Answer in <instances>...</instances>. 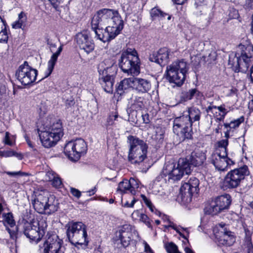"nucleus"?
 Wrapping results in <instances>:
<instances>
[{"label": "nucleus", "mask_w": 253, "mask_h": 253, "mask_svg": "<svg viewBox=\"0 0 253 253\" xmlns=\"http://www.w3.org/2000/svg\"><path fill=\"white\" fill-rule=\"evenodd\" d=\"M3 220L2 222L4 225L6 227V230L9 234L10 237L12 239H15L16 238V233L14 230H11L8 227L6 224L9 225L11 227H13L15 225V222L13 219V216L11 212L6 213H3L2 214Z\"/></svg>", "instance_id": "obj_27"}, {"label": "nucleus", "mask_w": 253, "mask_h": 253, "mask_svg": "<svg viewBox=\"0 0 253 253\" xmlns=\"http://www.w3.org/2000/svg\"><path fill=\"white\" fill-rule=\"evenodd\" d=\"M228 145L227 139H223L218 143V147L213 151L210 160L215 168L220 171L226 170L228 167L233 164V162L227 157V146Z\"/></svg>", "instance_id": "obj_11"}, {"label": "nucleus", "mask_w": 253, "mask_h": 253, "mask_svg": "<svg viewBox=\"0 0 253 253\" xmlns=\"http://www.w3.org/2000/svg\"><path fill=\"white\" fill-rule=\"evenodd\" d=\"M165 248L168 253H181L178 251L177 246L172 242L166 244Z\"/></svg>", "instance_id": "obj_42"}, {"label": "nucleus", "mask_w": 253, "mask_h": 253, "mask_svg": "<svg viewBox=\"0 0 253 253\" xmlns=\"http://www.w3.org/2000/svg\"><path fill=\"white\" fill-rule=\"evenodd\" d=\"M151 82L146 79L130 77L125 78L119 84L117 88V92L122 95L131 88L135 90L139 93H145L148 92L151 89Z\"/></svg>", "instance_id": "obj_7"}, {"label": "nucleus", "mask_w": 253, "mask_h": 253, "mask_svg": "<svg viewBox=\"0 0 253 253\" xmlns=\"http://www.w3.org/2000/svg\"><path fill=\"white\" fill-rule=\"evenodd\" d=\"M184 251L185 253H195L193 250L188 247H185Z\"/></svg>", "instance_id": "obj_61"}, {"label": "nucleus", "mask_w": 253, "mask_h": 253, "mask_svg": "<svg viewBox=\"0 0 253 253\" xmlns=\"http://www.w3.org/2000/svg\"><path fill=\"white\" fill-rule=\"evenodd\" d=\"M37 74L38 71L32 68L27 61H25L18 67L15 75L22 84L26 85L36 81Z\"/></svg>", "instance_id": "obj_18"}, {"label": "nucleus", "mask_w": 253, "mask_h": 253, "mask_svg": "<svg viewBox=\"0 0 253 253\" xmlns=\"http://www.w3.org/2000/svg\"><path fill=\"white\" fill-rule=\"evenodd\" d=\"M139 221L144 223L148 228H152L151 219L145 213H142Z\"/></svg>", "instance_id": "obj_44"}, {"label": "nucleus", "mask_w": 253, "mask_h": 253, "mask_svg": "<svg viewBox=\"0 0 253 253\" xmlns=\"http://www.w3.org/2000/svg\"><path fill=\"white\" fill-rule=\"evenodd\" d=\"M188 92L189 93V98H190V99H192L194 97H198L202 95V93L196 88L189 89Z\"/></svg>", "instance_id": "obj_45"}, {"label": "nucleus", "mask_w": 253, "mask_h": 253, "mask_svg": "<svg viewBox=\"0 0 253 253\" xmlns=\"http://www.w3.org/2000/svg\"><path fill=\"white\" fill-rule=\"evenodd\" d=\"M27 21V16L25 13L21 11L18 16V20L12 23V28L15 29H23Z\"/></svg>", "instance_id": "obj_32"}, {"label": "nucleus", "mask_w": 253, "mask_h": 253, "mask_svg": "<svg viewBox=\"0 0 253 253\" xmlns=\"http://www.w3.org/2000/svg\"><path fill=\"white\" fill-rule=\"evenodd\" d=\"M215 237L219 244L225 246H231L235 242L234 233L224 228V224L220 223L218 227L213 230Z\"/></svg>", "instance_id": "obj_20"}, {"label": "nucleus", "mask_w": 253, "mask_h": 253, "mask_svg": "<svg viewBox=\"0 0 253 253\" xmlns=\"http://www.w3.org/2000/svg\"><path fill=\"white\" fill-rule=\"evenodd\" d=\"M150 14L153 20L156 19L157 18L162 19L165 17V16H168V20H169L171 18L170 15H168L167 14L163 12L159 9L154 7L152 8L150 11Z\"/></svg>", "instance_id": "obj_36"}, {"label": "nucleus", "mask_w": 253, "mask_h": 253, "mask_svg": "<svg viewBox=\"0 0 253 253\" xmlns=\"http://www.w3.org/2000/svg\"><path fill=\"white\" fill-rule=\"evenodd\" d=\"M6 173L11 176H24L27 175V174L25 172H21V171H7Z\"/></svg>", "instance_id": "obj_52"}, {"label": "nucleus", "mask_w": 253, "mask_h": 253, "mask_svg": "<svg viewBox=\"0 0 253 253\" xmlns=\"http://www.w3.org/2000/svg\"><path fill=\"white\" fill-rule=\"evenodd\" d=\"M180 97L181 100L184 101L191 100L190 98H189V93L188 91H184L182 92Z\"/></svg>", "instance_id": "obj_54"}, {"label": "nucleus", "mask_w": 253, "mask_h": 253, "mask_svg": "<svg viewBox=\"0 0 253 253\" xmlns=\"http://www.w3.org/2000/svg\"><path fill=\"white\" fill-rule=\"evenodd\" d=\"M249 108L251 110H253V99L249 103Z\"/></svg>", "instance_id": "obj_62"}, {"label": "nucleus", "mask_w": 253, "mask_h": 253, "mask_svg": "<svg viewBox=\"0 0 253 253\" xmlns=\"http://www.w3.org/2000/svg\"><path fill=\"white\" fill-rule=\"evenodd\" d=\"M47 223L44 220L27 223L24 225V233L31 241L37 243L45 233Z\"/></svg>", "instance_id": "obj_13"}, {"label": "nucleus", "mask_w": 253, "mask_h": 253, "mask_svg": "<svg viewBox=\"0 0 253 253\" xmlns=\"http://www.w3.org/2000/svg\"><path fill=\"white\" fill-rule=\"evenodd\" d=\"M231 215H232V217L234 218V220H237V221L238 220L239 217L237 214H236L235 213H233V214H232Z\"/></svg>", "instance_id": "obj_63"}, {"label": "nucleus", "mask_w": 253, "mask_h": 253, "mask_svg": "<svg viewBox=\"0 0 253 253\" xmlns=\"http://www.w3.org/2000/svg\"><path fill=\"white\" fill-rule=\"evenodd\" d=\"M63 134L62 123L60 120L46 126L43 130H39V135L42 145L46 148L54 146Z\"/></svg>", "instance_id": "obj_5"}, {"label": "nucleus", "mask_w": 253, "mask_h": 253, "mask_svg": "<svg viewBox=\"0 0 253 253\" xmlns=\"http://www.w3.org/2000/svg\"><path fill=\"white\" fill-rule=\"evenodd\" d=\"M52 186L55 188H59L62 187V183L61 178L57 174L56 176L51 181Z\"/></svg>", "instance_id": "obj_46"}, {"label": "nucleus", "mask_w": 253, "mask_h": 253, "mask_svg": "<svg viewBox=\"0 0 253 253\" xmlns=\"http://www.w3.org/2000/svg\"><path fill=\"white\" fill-rule=\"evenodd\" d=\"M174 2L177 4H182L186 0H173Z\"/></svg>", "instance_id": "obj_60"}, {"label": "nucleus", "mask_w": 253, "mask_h": 253, "mask_svg": "<svg viewBox=\"0 0 253 253\" xmlns=\"http://www.w3.org/2000/svg\"><path fill=\"white\" fill-rule=\"evenodd\" d=\"M184 116L189 118V121L192 123V120L193 121H198L200 120L201 112L199 109L195 108H190Z\"/></svg>", "instance_id": "obj_33"}, {"label": "nucleus", "mask_w": 253, "mask_h": 253, "mask_svg": "<svg viewBox=\"0 0 253 253\" xmlns=\"http://www.w3.org/2000/svg\"><path fill=\"white\" fill-rule=\"evenodd\" d=\"M143 244L144 246V250L145 252L148 253H151L153 252L151 248L145 241H143Z\"/></svg>", "instance_id": "obj_56"}, {"label": "nucleus", "mask_w": 253, "mask_h": 253, "mask_svg": "<svg viewBox=\"0 0 253 253\" xmlns=\"http://www.w3.org/2000/svg\"><path fill=\"white\" fill-rule=\"evenodd\" d=\"M57 174L53 171H48L46 173L45 179L46 180L51 181Z\"/></svg>", "instance_id": "obj_50"}, {"label": "nucleus", "mask_w": 253, "mask_h": 253, "mask_svg": "<svg viewBox=\"0 0 253 253\" xmlns=\"http://www.w3.org/2000/svg\"><path fill=\"white\" fill-rule=\"evenodd\" d=\"M188 70V64L184 60L175 61L167 67V79L170 83L180 86L185 81Z\"/></svg>", "instance_id": "obj_9"}, {"label": "nucleus", "mask_w": 253, "mask_h": 253, "mask_svg": "<svg viewBox=\"0 0 253 253\" xmlns=\"http://www.w3.org/2000/svg\"><path fill=\"white\" fill-rule=\"evenodd\" d=\"M155 132L156 134L154 139H155L158 143H161L163 141L164 137V130L160 127H157L155 129Z\"/></svg>", "instance_id": "obj_40"}, {"label": "nucleus", "mask_w": 253, "mask_h": 253, "mask_svg": "<svg viewBox=\"0 0 253 253\" xmlns=\"http://www.w3.org/2000/svg\"><path fill=\"white\" fill-rule=\"evenodd\" d=\"M141 197L146 206L149 209L150 211L155 214L160 216L161 213L158 211L152 203L151 200L143 194L141 195Z\"/></svg>", "instance_id": "obj_35"}, {"label": "nucleus", "mask_w": 253, "mask_h": 253, "mask_svg": "<svg viewBox=\"0 0 253 253\" xmlns=\"http://www.w3.org/2000/svg\"><path fill=\"white\" fill-rule=\"evenodd\" d=\"M62 45H61L58 47L57 51L52 55L50 60L48 61L47 63V69L46 72H45L46 77L49 76L51 74L54 69L55 63H56V61L57 60L58 57L62 51Z\"/></svg>", "instance_id": "obj_30"}, {"label": "nucleus", "mask_w": 253, "mask_h": 253, "mask_svg": "<svg viewBox=\"0 0 253 253\" xmlns=\"http://www.w3.org/2000/svg\"><path fill=\"white\" fill-rule=\"evenodd\" d=\"M238 91V89L233 86L225 87L223 90L224 95L227 97H233L234 96H237Z\"/></svg>", "instance_id": "obj_41"}, {"label": "nucleus", "mask_w": 253, "mask_h": 253, "mask_svg": "<svg viewBox=\"0 0 253 253\" xmlns=\"http://www.w3.org/2000/svg\"><path fill=\"white\" fill-rule=\"evenodd\" d=\"M64 0H49L52 6L56 8L58 5L62 2Z\"/></svg>", "instance_id": "obj_55"}, {"label": "nucleus", "mask_w": 253, "mask_h": 253, "mask_svg": "<svg viewBox=\"0 0 253 253\" xmlns=\"http://www.w3.org/2000/svg\"><path fill=\"white\" fill-rule=\"evenodd\" d=\"M142 214L139 210H135L132 213L131 218L133 220L139 221Z\"/></svg>", "instance_id": "obj_49"}, {"label": "nucleus", "mask_w": 253, "mask_h": 253, "mask_svg": "<svg viewBox=\"0 0 253 253\" xmlns=\"http://www.w3.org/2000/svg\"><path fill=\"white\" fill-rule=\"evenodd\" d=\"M158 188V186L157 185V184L155 185L153 187H152V192L153 194H158L160 190L159 189H157Z\"/></svg>", "instance_id": "obj_57"}, {"label": "nucleus", "mask_w": 253, "mask_h": 253, "mask_svg": "<svg viewBox=\"0 0 253 253\" xmlns=\"http://www.w3.org/2000/svg\"><path fill=\"white\" fill-rule=\"evenodd\" d=\"M206 111L209 113L212 114L219 121L223 120L227 113L224 106L222 105L216 107L211 104L207 108Z\"/></svg>", "instance_id": "obj_28"}, {"label": "nucleus", "mask_w": 253, "mask_h": 253, "mask_svg": "<svg viewBox=\"0 0 253 253\" xmlns=\"http://www.w3.org/2000/svg\"><path fill=\"white\" fill-rule=\"evenodd\" d=\"M244 121V118L241 117L236 120L231 121L229 124H225L224 126L226 128L229 127L230 129L236 128L239 127L240 125Z\"/></svg>", "instance_id": "obj_39"}, {"label": "nucleus", "mask_w": 253, "mask_h": 253, "mask_svg": "<svg viewBox=\"0 0 253 253\" xmlns=\"http://www.w3.org/2000/svg\"><path fill=\"white\" fill-rule=\"evenodd\" d=\"M199 180L195 177H191L187 182L183 183L180 189L178 198L184 205L190 203L192 201L193 194L199 191Z\"/></svg>", "instance_id": "obj_17"}, {"label": "nucleus", "mask_w": 253, "mask_h": 253, "mask_svg": "<svg viewBox=\"0 0 253 253\" xmlns=\"http://www.w3.org/2000/svg\"><path fill=\"white\" fill-rule=\"evenodd\" d=\"M191 172V167L185 159H180L177 163L173 160L165 164L162 175L169 181L173 182L178 181L184 173L188 174Z\"/></svg>", "instance_id": "obj_3"}, {"label": "nucleus", "mask_w": 253, "mask_h": 253, "mask_svg": "<svg viewBox=\"0 0 253 253\" xmlns=\"http://www.w3.org/2000/svg\"><path fill=\"white\" fill-rule=\"evenodd\" d=\"M144 98L140 96H136L135 98L134 102L132 104L133 108L136 110H140L144 107Z\"/></svg>", "instance_id": "obj_38"}, {"label": "nucleus", "mask_w": 253, "mask_h": 253, "mask_svg": "<svg viewBox=\"0 0 253 253\" xmlns=\"http://www.w3.org/2000/svg\"><path fill=\"white\" fill-rule=\"evenodd\" d=\"M249 174V171L246 166L232 170L224 177L221 187L224 190L236 188L239 185L245 176Z\"/></svg>", "instance_id": "obj_12"}, {"label": "nucleus", "mask_w": 253, "mask_h": 253, "mask_svg": "<svg viewBox=\"0 0 253 253\" xmlns=\"http://www.w3.org/2000/svg\"><path fill=\"white\" fill-rule=\"evenodd\" d=\"M250 76L252 81L253 82V65L252 66L250 70Z\"/></svg>", "instance_id": "obj_64"}, {"label": "nucleus", "mask_w": 253, "mask_h": 253, "mask_svg": "<svg viewBox=\"0 0 253 253\" xmlns=\"http://www.w3.org/2000/svg\"><path fill=\"white\" fill-rule=\"evenodd\" d=\"M170 50L167 47L160 48L158 51L150 55L149 60L156 62L161 66L166 65L169 61L171 56Z\"/></svg>", "instance_id": "obj_23"}, {"label": "nucleus", "mask_w": 253, "mask_h": 253, "mask_svg": "<svg viewBox=\"0 0 253 253\" xmlns=\"http://www.w3.org/2000/svg\"><path fill=\"white\" fill-rule=\"evenodd\" d=\"M205 210L207 213L212 215H216L222 211L214 200L212 201L210 206L206 208Z\"/></svg>", "instance_id": "obj_34"}, {"label": "nucleus", "mask_w": 253, "mask_h": 253, "mask_svg": "<svg viewBox=\"0 0 253 253\" xmlns=\"http://www.w3.org/2000/svg\"><path fill=\"white\" fill-rule=\"evenodd\" d=\"M165 229H168L169 228H171L174 229L178 233L180 236L185 239H187V236H188L189 232L186 228H184L180 226H178L175 224L173 222L171 221L169 219H168V222H166V224L164 225Z\"/></svg>", "instance_id": "obj_29"}, {"label": "nucleus", "mask_w": 253, "mask_h": 253, "mask_svg": "<svg viewBox=\"0 0 253 253\" xmlns=\"http://www.w3.org/2000/svg\"><path fill=\"white\" fill-rule=\"evenodd\" d=\"M70 192L74 196L77 198H79L81 196V192L75 188H70Z\"/></svg>", "instance_id": "obj_53"}, {"label": "nucleus", "mask_w": 253, "mask_h": 253, "mask_svg": "<svg viewBox=\"0 0 253 253\" xmlns=\"http://www.w3.org/2000/svg\"><path fill=\"white\" fill-rule=\"evenodd\" d=\"M228 63L235 72H246L248 69L246 63L241 60L237 52L232 53L229 55Z\"/></svg>", "instance_id": "obj_25"}, {"label": "nucleus", "mask_w": 253, "mask_h": 253, "mask_svg": "<svg viewBox=\"0 0 253 253\" xmlns=\"http://www.w3.org/2000/svg\"><path fill=\"white\" fill-rule=\"evenodd\" d=\"M91 25L95 37L106 42L120 33L124 28V22L117 10L103 8L93 17Z\"/></svg>", "instance_id": "obj_1"}, {"label": "nucleus", "mask_w": 253, "mask_h": 253, "mask_svg": "<svg viewBox=\"0 0 253 253\" xmlns=\"http://www.w3.org/2000/svg\"><path fill=\"white\" fill-rule=\"evenodd\" d=\"M96 191V188L95 187H94L93 189H91V190L86 191V193L88 194V195L91 196L94 195Z\"/></svg>", "instance_id": "obj_58"}, {"label": "nucleus", "mask_w": 253, "mask_h": 253, "mask_svg": "<svg viewBox=\"0 0 253 253\" xmlns=\"http://www.w3.org/2000/svg\"><path fill=\"white\" fill-rule=\"evenodd\" d=\"M140 61L137 52L134 48H128L121 54L119 65L122 71L133 77L140 73Z\"/></svg>", "instance_id": "obj_4"}, {"label": "nucleus", "mask_w": 253, "mask_h": 253, "mask_svg": "<svg viewBox=\"0 0 253 253\" xmlns=\"http://www.w3.org/2000/svg\"><path fill=\"white\" fill-rule=\"evenodd\" d=\"M32 205L36 211L41 214H50L58 210V203L54 197L49 196L46 190H37L32 196Z\"/></svg>", "instance_id": "obj_2"}, {"label": "nucleus", "mask_w": 253, "mask_h": 253, "mask_svg": "<svg viewBox=\"0 0 253 253\" xmlns=\"http://www.w3.org/2000/svg\"><path fill=\"white\" fill-rule=\"evenodd\" d=\"M25 140L28 145V146L32 148H34V145L33 144H32V142L30 140V139H29V138L27 137V136H25Z\"/></svg>", "instance_id": "obj_59"}, {"label": "nucleus", "mask_w": 253, "mask_h": 253, "mask_svg": "<svg viewBox=\"0 0 253 253\" xmlns=\"http://www.w3.org/2000/svg\"><path fill=\"white\" fill-rule=\"evenodd\" d=\"M87 151V145L82 138L67 142L64 149L65 154L72 161H76Z\"/></svg>", "instance_id": "obj_15"}, {"label": "nucleus", "mask_w": 253, "mask_h": 253, "mask_svg": "<svg viewBox=\"0 0 253 253\" xmlns=\"http://www.w3.org/2000/svg\"><path fill=\"white\" fill-rule=\"evenodd\" d=\"M136 200L134 198H133V199L131 200V201L130 203L128 201H126L125 202H124L122 200V206L125 208H133L134 207V205L136 203Z\"/></svg>", "instance_id": "obj_48"}, {"label": "nucleus", "mask_w": 253, "mask_h": 253, "mask_svg": "<svg viewBox=\"0 0 253 253\" xmlns=\"http://www.w3.org/2000/svg\"><path fill=\"white\" fill-rule=\"evenodd\" d=\"M173 132L179 137L181 141L190 139L192 137V122L189 118L183 115L175 118L173 121Z\"/></svg>", "instance_id": "obj_14"}, {"label": "nucleus", "mask_w": 253, "mask_h": 253, "mask_svg": "<svg viewBox=\"0 0 253 253\" xmlns=\"http://www.w3.org/2000/svg\"><path fill=\"white\" fill-rule=\"evenodd\" d=\"M17 154L12 150L3 151V157H11L12 156H17Z\"/></svg>", "instance_id": "obj_51"}, {"label": "nucleus", "mask_w": 253, "mask_h": 253, "mask_svg": "<svg viewBox=\"0 0 253 253\" xmlns=\"http://www.w3.org/2000/svg\"><path fill=\"white\" fill-rule=\"evenodd\" d=\"M139 182L133 178H130L129 180L124 179L119 183L117 192L123 194L129 192L134 195L139 187Z\"/></svg>", "instance_id": "obj_24"}, {"label": "nucleus", "mask_w": 253, "mask_h": 253, "mask_svg": "<svg viewBox=\"0 0 253 253\" xmlns=\"http://www.w3.org/2000/svg\"><path fill=\"white\" fill-rule=\"evenodd\" d=\"M244 253H253V246L250 240L246 242Z\"/></svg>", "instance_id": "obj_47"}, {"label": "nucleus", "mask_w": 253, "mask_h": 253, "mask_svg": "<svg viewBox=\"0 0 253 253\" xmlns=\"http://www.w3.org/2000/svg\"><path fill=\"white\" fill-rule=\"evenodd\" d=\"M237 52L249 68L251 62L253 61V45L249 42L245 44L240 43L238 46Z\"/></svg>", "instance_id": "obj_22"}, {"label": "nucleus", "mask_w": 253, "mask_h": 253, "mask_svg": "<svg viewBox=\"0 0 253 253\" xmlns=\"http://www.w3.org/2000/svg\"><path fill=\"white\" fill-rule=\"evenodd\" d=\"M76 41L81 49L84 50L87 53L92 51L94 48V43L91 37L86 31L77 34Z\"/></svg>", "instance_id": "obj_21"}, {"label": "nucleus", "mask_w": 253, "mask_h": 253, "mask_svg": "<svg viewBox=\"0 0 253 253\" xmlns=\"http://www.w3.org/2000/svg\"><path fill=\"white\" fill-rule=\"evenodd\" d=\"M206 160L205 152L197 150L193 152L188 160V163L195 167L202 165Z\"/></svg>", "instance_id": "obj_26"}, {"label": "nucleus", "mask_w": 253, "mask_h": 253, "mask_svg": "<svg viewBox=\"0 0 253 253\" xmlns=\"http://www.w3.org/2000/svg\"><path fill=\"white\" fill-rule=\"evenodd\" d=\"M214 200L223 211L229 208L231 203V197L229 194H224L216 197Z\"/></svg>", "instance_id": "obj_31"}, {"label": "nucleus", "mask_w": 253, "mask_h": 253, "mask_svg": "<svg viewBox=\"0 0 253 253\" xmlns=\"http://www.w3.org/2000/svg\"><path fill=\"white\" fill-rule=\"evenodd\" d=\"M119 116L116 112H112L107 119V123L108 125L112 126L116 124V122H118Z\"/></svg>", "instance_id": "obj_43"}, {"label": "nucleus", "mask_w": 253, "mask_h": 253, "mask_svg": "<svg viewBox=\"0 0 253 253\" xmlns=\"http://www.w3.org/2000/svg\"><path fill=\"white\" fill-rule=\"evenodd\" d=\"M2 142L5 145L10 146H13L15 142V137L14 135H11L8 132H6L4 137L2 140Z\"/></svg>", "instance_id": "obj_37"}, {"label": "nucleus", "mask_w": 253, "mask_h": 253, "mask_svg": "<svg viewBox=\"0 0 253 253\" xmlns=\"http://www.w3.org/2000/svg\"><path fill=\"white\" fill-rule=\"evenodd\" d=\"M139 238L138 233L134 227L127 224L119 227L114 237V241L120 242L124 247H127L131 241L136 240Z\"/></svg>", "instance_id": "obj_16"}, {"label": "nucleus", "mask_w": 253, "mask_h": 253, "mask_svg": "<svg viewBox=\"0 0 253 253\" xmlns=\"http://www.w3.org/2000/svg\"><path fill=\"white\" fill-rule=\"evenodd\" d=\"M62 244V240L59 239L56 234L48 233L42 247H41V252L42 253H59Z\"/></svg>", "instance_id": "obj_19"}, {"label": "nucleus", "mask_w": 253, "mask_h": 253, "mask_svg": "<svg viewBox=\"0 0 253 253\" xmlns=\"http://www.w3.org/2000/svg\"><path fill=\"white\" fill-rule=\"evenodd\" d=\"M98 81L104 90L108 93L113 91L114 83V76L117 73V67L110 60L100 62L97 67Z\"/></svg>", "instance_id": "obj_6"}, {"label": "nucleus", "mask_w": 253, "mask_h": 253, "mask_svg": "<svg viewBox=\"0 0 253 253\" xmlns=\"http://www.w3.org/2000/svg\"><path fill=\"white\" fill-rule=\"evenodd\" d=\"M67 236L70 242L74 244L87 246L88 240L86 227L82 222H69L66 224Z\"/></svg>", "instance_id": "obj_10"}, {"label": "nucleus", "mask_w": 253, "mask_h": 253, "mask_svg": "<svg viewBox=\"0 0 253 253\" xmlns=\"http://www.w3.org/2000/svg\"><path fill=\"white\" fill-rule=\"evenodd\" d=\"M129 145L128 160L132 164H140L147 158L148 146L145 142L135 136L127 137Z\"/></svg>", "instance_id": "obj_8"}]
</instances>
